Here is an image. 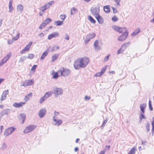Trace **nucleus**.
<instances>
[{
    "label": "nucleus",
    "mask_w": 154,
    "mask_h": 154,
    "mask_svg": "<svg viewBox=\"0 0 154 154\" xmlns=\"http://www.w3.org/2000/svg\"><path fill=\"white\" fill-rule=\"evenodd\" d=\"M89 62V58L88 57L78 58L75 62L74 67L75 69H78L81 68H85Z\"/></svg>",
    "instance_id": "obj_1"
},
{
    "label": "nucleus",
    "mask_w": 154,
    "mask_h": 154,
    "mask_svg": "<svg viewBox=\"0 0 154 154\" xmlns=\"http://www.w3.org/2000/svg\"><path fill=\"white\" fill-rule=\"evenodd\" d=\"M71 71L69 69L66 68L62 67L58 71L60 76L64 77L68 75L70 73Z\"/></svg>",
    "instance_id": "obj_2"
},
{
    "label": "nucleus",
    "mask_w": 154,
    "mask_h": 154,
    "mask_svg": "<svg viewBox=\"0 0 154 154\" xmlns=\"http://www.w3.org/2000/svg\"><path fill=\"white\" fill-rule=\"evenodd\" d=\"M100 6L99 5L95 7V8H91L90 11L92 15L93 16L97 15L99 14L100 12Z\"/></svg>",
    "instance_id": "obj_3"
},
{
    "label": "nucleus",
    "mask_w": 154,
    "mask_h": 154,
    "mask_svg": "<svg viewBox=\"0 0 154 154\" xmlns=\"http://www.w3.org/2000/svg\"><path fill=\"white\" fill-rule=\"evenodd\" d=\"M36 126L33 125H30L26 127L25 129L23 131V132L25 133H28L33 130L35 128Z\"/></svg>",
    "instance_id": "obj_4"
},
{
    "label": "nucleus",
    "mask_w": 154,
    "mask_h": 154,
    "mask_svg": "<svg viewBox=\"0 0 154 154\" xmlns=\"http://www.w3.org/2000/svg\"><path fill=\"white\" fill-rule=\"evenodd\" d=\"M15 128L13 127H9L6 129L4 133V135L7 136L11 134L15 130Z\"/></svg>",
    "instance_id": "obj_5"
},
{
    "label": "nucleus",
    "mask_w": 154,
    "mask_h": 154,
    "mask_svg": "<svg viewBox=\"0 0 154 154\" xmlns=\"http://www.w3.org/2000/svg\"><path fill=\"white\" fill-rule=\"evenodd\" d=\"M114 29L116 31L119 32L120 33L122 32H127L126 28L125 27H120L118 26H114Z\"/></svg>",
    "instance_id": "obj_6"
},
{
    "label": "nucleus",
    "mask_w": 154,
    "mask_h": 154,
    "mask_svg": "<svg viewBox=\"0 0 154 154\" xmlns=\"http://www.w3.org/2000/svg\"><path fill=\"white\" fill-rule=\"evenodd\" d=\"M11 53H9L0 62V66L3 65L4 63H6L11 56Z\"/></svg>",
    "instance_id": "obj_7"
},
{
    "label": "nucleus",
    "mask_w": 154,
    "mask_h": 154,
    "mask_svg": "<svg viewBox=\"0 0 154 154\" xmlns=\"http://www.w3.org/2000/svg\"><path fill=\"white\" fill-rule=\"evenodd\" d=\"M128 35V32H123L118 38V40L120 41H122L126 39Z\"/></svg>",
    "instance_id": "obj_8"
},
{
    "label": "nucleus",
    "mask_w": 154,
    "mask_h": 154,
    "mask_svg": "<svg viewBox=\"0 0 154 154\" xmlns=\"http://www.w3.org/2000/svg\"><path fill=\"white\" fill-rule=\"evenodd\" d=\"M54 94L56 95H58L62 94L63 90L60 88H54L53 90Z\"/></svg>",
    "instance_id": "obj_9"
},
{
    "label": "nucleus",
    "mask_w": 154,
    "mask_h": 154,
    "mask_svg": "<svg viewBox=\"0 0 154 154\" xmlns=\"http://www.w3.org/2000/svg\"><path fill=\"white\" fill-rule=\"evenodd\" d=\"M34 82L33 79L27 80L23 82V84L21 86H24L25 87L31 85L32 84H34Z\"/></svg>",
    "instance_id": "obj_10"
},
{
    "label": "nucleus",
    "mask_w": 154,
    "mask_h": 154,
    "mask_svg": "<svg viewBox=\"0 0 154 154\" xmlns=\"http://www.w3.org/2000/svg\"><path fill=\"white\" fill-rule=\"evenodd\" d=\"M11 109H5L2 111L0 112V116L2 117L4 115H8L10 112Z\"/></svg>",
    "instance_id": "obj_11"
},
{
    "label": "nucleus",
    "mask_w": 154,
    "mask_h": 154,
    "mask_svg": "<svg viewBox=\"0 0 154 154\" xmlns=\"http://www.w3.org/2000/svg\"><path fill=\"white\" fill-rule=\"evenodd\" d=\"M46 113V109L44 108L40 110L38 113V115L40 118H42L45 115Z\"/></svg>",
    "instance_id": "obj_12"
},
{
    "label": "nucleus",
    "mask_w": 154,
    "mask_h": 154,
    "mask_svg": "<svg viewBox=\"0 0 154 154\" xmlns=\"http://www.w3.org/2000/svg\"><path fill=\"white\" fill-rule=\"evenodd\" d=\"M94 46L95 50L96 51H99L101 49V47L99 45V41L98 40H96L94 44Z\"/></svg>",
    "instance_id": "obj_13"
},
{
    "label": "nucleus",
    "mask_w": 154,
    "mask_h": 154,
    "mask_svg": "<svg viewBox=\"0 0 154 154\" xmlns=\"http://www.w3.org/2000/svg\"><path fill=\"white\" fill-rule=\"evenodd\" d=\"M18 117L20 121H21V123L23 124L25 120L26 115L23 113H20L18 116Z\"/></svg>",
    "instance_id": "obj_14"
},
{
    "label": "nucleus",
    "mask_w": 154,
    "mask_h": 154,
    "mask_svg": "<svg viewBox=\"0 0 154 154\" xmlns=\"http://www.w3.org/2000/svg\"><path fill=\"white\" fill-rule=\"evenodd\" d=\"M59 35L58 33L54 32L49 35L48 38L49 40H51V38L58 37Z\"/></svg>",
    "instance_id": "obj_15"
},
{
    "label": "nucleus",
    "mask_w": 154,
    "mask_h": 154,
    "mask_svg": "<svg viewBox=\"0 0 154 154\" xmlns=\"http://www.w3.org/2000/svg\"><path fill=\"white\" fill-rule=\"evenodd\" d=\"M53 120L55 122L54 125H55L59 126L63 123V121L61 120L58 119H55V116H54L53 117Z\"/></svg>",
    "instance_id": "obj_16"
},
{
    "label": "nucleus",
    "mask_w": 154,
    "mask_h": 154,
    "mask_svg": "<svg viewBox=\"0 0 154 154\" xmlns=\"http://www.w3.org/2000/svg\"><path fill=\"white\" fill-rule=\"evenodd\" d=\"M8 90H6L4 91L3 92L1 98V101L5 100L6 99L7 95L8 94Z\"/></svg>",
    "instance_id": "obj_17"
},
{
    "label": "nucleus",
    "mask_w": 154,
    "mask_h": 154,
    "mask_svg": "<svg viewBox=\"0 0 154 154\" xmlns=\"http://www.w3.org/2000/svg\"><path fill=\"white\" fill-rule=\"evenodd\" d=\"M95 17L97 19L98 22L100 24H102L103 23V17L101 16L99 14L95 16Z\"/></svg>",
    "instance_id": "obj_18"
},
{
    "label": "nucleus",
    "mask_w": 154,
    "mask_h": 154,
    "mask_svg": "<svg viewBox=\"0 0 154 154\" xmlns=\"http://www.w3.org/2000/svg\"><path fill=\"white\" fill-rule=\"evenodd\" d=\"M25 104V102H21L20 103H14L13 104V106L15 108H20L22 106Z\"/></svg>",
    "instance_id": "obj_19"
},
{
    "label": "nucleus",
    "mask_w": 154,
    "mask_h": 154,
    "mask_svg": "<svg viewBox=\"0 0 154 154\" xmlns=\"http://www.w3.org/2000/svg\"><path fill=\"white\" fill-rule=\"evenodd\" d=\"M12 3H13V0H9L8 7H9V11L10 13H11L13 11L14 8L12 6Z\"/></svg>",
    "instance_id": "obj_20"
},
{
    "label": "nucleus",
    "mask_w": 154,
    "mask_h": 154,
    "mask_svg": "<svg viewBox=\"0 0 154 154\" xmlns=\"http://www.w3.org/2000/svg\"><path fill=\"white\" fill-rule=\"evenodd\" d=\"M146 104L145 103H143L140 105V110L143 114L145 113V109L146 107Z\"/></svg>",
    "instance_id": "obj_21"
},
{
    "label": "nucleus",
    "mask_w": 154,
    "mask_h": 154,
    "mask_svg": "<svg viewBox=\"0 0 154 154\" xmlns=\"http://www.w3.org/2000/svg\"><path fill=\"white\" fill-rule=\"evenodd\" d=\"M48 50H46L44 52L42 56L40 57V60H42L44 59L45 57L48 54Z\"/></svg>",
    "instance_id": "obj_22"
},
{
    "label": "nucleus",
    "mask_w": 154,
    "mask_h": 154,
    "mask_svg": "<svg viewBox=\"0 0 154 154\" xmlns=\"http://www.w3.org/2000/svg\"><path fill=\"white\" fill-rule=\"evenodd\" d=\"M104 11L107 13H109L110 12V6L109 5H106L103 7Z\"/></svg>",
    "instance_id": "obj_23"
},
{
    "label": "nucleus",
    "mask_w": 154,
    "mask_h": 154,
    "mask_svg": "<svg viewBox=\"0 0 154 154\" xmlns=\"http://www.w3.org/2000/svg\"><path fill=\"white\" fill-rule=\"evenodd\" d=\"M17 11L21 13L23 11V7L21 5H18L17 7Z\"/></svg>",
    "instance_id": "obj_24"
},
{
    "label": "nucleus",
    "mask_w": 154,
    "mask_h": 154,
    "mask_svg": "<svg viewBox=\"0 0 154 154\" xmlns=\"http://www.w3.org/2000/svg\"><path fill=\"white\" fill-rule=\"evenodd\" d=\"M30 48L28 45H26L25 48L23 49L20 52L21 54H23L25 53L26 51H29Z\"/></svg>",
    "instance_id": "obj_25"
},
{
    "label": "nucleus",
    "mask_w": 154,
    "mask_h": 154,
    "mask_svg": "<svg viewBox=\"0 0 154 154\" xmlns=\"http://www.w3.org/2000/svg\"><path fill=\"white\" fill-rule=\"evenodd\" d=\"M54 2L53 1L50 2L48 3H47L45 4L44 5L47 9H48V8H50L51 6H52Z\"/></svg>",
    "instance_id": "obj_26"
},
{
    "label": "nucleus",
    "mask_w": 154,
    "mask_h": 154,
    "mask_svg": "<svg viewBox=\"0 0 154 154\" xmlns=\"http://www.w3.org/2000/svg\"><path fill=\"white\" fill-rule=\"evenodd\" d=\"M88 19L92 23L94 24L96 22L95 20L90 15L88 16Z\"/></svg>",
    "instance_id": "obj_27"
},
{
    "label": "nucleus",
    "mask_w": 154,
    "mask_h": 154,
    "mask_svg": "<svg viewBox=\"0 0 154 154\" xmlns=\"http://www.w3.org/2000/svg\"><path fill=\"white\" fill-rule=\"evenodd\" d=\"M96 36V34L95 33H92L88 35L87 36V38L91 39L94 37Z\"/></svg>",
    "instance_id": "obj_28"
},
{
    "label": "nucleus",
    "mask_w": 154,
    "mask_h": 154,
    "mask_svg": "<svg viewBox=\"0 0 154 154\" xmlns=\"http://www.w3.org/2000/svg\"><path fill=\"white\" fill-rule=\"evenodd\" d=\"M32 93H30L29 94L26 96L24 100L26 101H27L30 98L32 97Z\"/></svg>",
    "instance_id": "obj_29"
},
{
    "label": "nucleus",
    "mask_w": 154,
    "mask_h": 154,
    "mask_svg": "<svg viewBox=\"0 0 154 154\" xmlns=\"http://www.w3.org/2000/svg\"><path fill=\"white\" fill-rule=\"evenodd\" d=\"M140 32V29H137L135 30V31L132 32L131 34V36H134L136 35H137L138 33H139Z\"/></svg>",
    "instance_id": "obj_30"
},
{
    "label": "nucleus",
    "mask_w": 154,
    "mask_h": 154,
    "mask_svg": "<svg viewBox=\"0 0 154 154\" xmlns=\"http://www.w3.org/2000/svg\"><path fill=\"white\" fill-rule=\"evenodd\" d=\"M78 12V10L77 8L73 7L71 10V14L72 15H73L75 14L76 13Z\"/></svg>",
    "instance_id": "obj_31"
},
{
    "label": "nucleus",
    "mask_w": 154,
    "mask_h": 154,
    "mask_svg": "<svg viewBox=\"0 0 154 154\" xmlns=\"http://www.w3.org/2000/svg\"><path fill=\"white\" fill-rule=\"evenodd\" d=\"M58 57V55L57 54H55L54 55H53L52 56V59L51 61V62H54L55 60L57 59Z\"/></svg>",
    "instance_id": "obj_32"
},
{
    "label": "nucleus",
    "mask_w": 154,
    "mask_h": 154,
    "mask_svg": "<svg viewBox=\"0 0 154 154\" xmlns=\"http://www.w3.org/2000/svg\"><path fill=\"white\" fill-rule=\"evenodd\" d=\"M54 23L56 26H60L63 24V21L57 20L55 21Z\"/></svg>",
    "instance_id": "obj_33"
},
{
    "label": "nucleus",
    "mask_w": 154,
    "mask_h": 154,
    "mask_svg": "<svg viewBox=\"0 0 154 154\" xmlns=\"http://www.w3.org/2000/svg\"><path fill=\"white\" fill-rule=\"evenodd\" d=\"M52 93L51 92H48L45 94L46 99H47L49 97L51 96L52 95Z\"/></svg>",
    "instance_id": "obj_34"
},
{
    "label": "nucleus",
    "mask_w": 154,
    "mask_h": 154,
    "mask_svg": "<svg viewBox=\"0 0 154 154\" xmlns=\"http://www.w3.org/2000/svg\"><path fill=\"white\" fill-rule=\"evenodd\" d=\"M136 149V148L134 147L132 148L130 150V151L128 153V154H134L135 153V151Z\"/></svg>",
    "instance_id": "obj_35"
},
{
    "label": "nucleus",
    "mask_w": 154,
    "mask_h": 154,
    "mask_svg": "<svg viewBox=\"0 0 154 154\" xmlns=\"http://www.w3.org/2000/svg\"><path fill=\"white\" fill-rule=\"evenodd\" d=\"M51 21L52 20L50 18H48L44 21V22L47 25L51 22Z\"/></svg>",
    "instance_id": "obj_36"
},
{
    "label": "nucleus",
    "mask_w": 154,
    "mask_h": 154,
    "mask_svg": "<svg viewBox=\"0 0 154 154\" xmlns=\"http://www.w3.org/2000/svg\"><path fill=\"white\" fill-rule=\"evenodd\" d=\"M130 44V42H128V43H125L122 46V47L121 48H122V49H124V51L125 50V49H126L127 47V44Z\"/></svg>",
    "instance_id": "obj_37"
},
{
    "label": "nucleus",
    "mask_w": 154,
    "mask_h": 154,
    "mask_svg": "<svg viewBox=\"0 0 154 154\" xmlns=\"http://www.w3.org/2000/svg\"><path fill=\"white\" fill-rule=\"evenodd\" d=\"M46 25L47 24L45 23V22L44 21L39 26V28L40 29H42L46 26Z\"/></svg>",
    "instance_id": "obj_38"
},
{
    "label": "nucleus",
    "mask_w": 154,
    "mask_h": 154,
    "mask_svg": "<svg viewBox=\"0 0 154 154\" xmlns=\"http://www.w3.org/2000/svg\"><path fill=\"white\" fill-rule=\"evenodd\" d=\"M149 110L150 111H152L153 110V108L152 107V103H151V101L149 100Z\"/></svg>",
    "instance_id": "obj_39"
},
{
    "label": "nucleus",
    "mask_w": 154,
    "mask_h": 154,
    "mask_svg": "<svg viewBox=\"0 0 154 154\" xmlns=\"http://www.w3.org/2000/svg\"><path fill=\"white\" fill-rule=\"evenodd\" d=\"M149 126H150V124L149 122H147L146 123V130L147 132H148L149 130Z\"/></svg>",
    "instance_id": "obj_40"
},
{
    "label": "nucleus",
    "mask_w": 154,
    "mask_h": 154,
    "mask_svg": "<svg viewBox=\"0 0 154 154\" xmlns=\"http://www.w3.org/2000/svg\"><path fill=\"white\" fill-rule=\"evenodd\" d=\"M20 33H18L15 36L13 37L12 40H14L15 41L17 40L19 38V36H20Z\"/></svg>",
    "instance_id": "obj_41"
},
{
    "label": "nucleus",
    "mask_w": 154,
    "mask_h": 154,
    "mask_svg": "<svg viewBox=\"0 0 154 154\" xmlns=\"http://www.w3.org/2000/svg\"><path fill=\"white\" fill-rule=\"evenodd\" d=\"M144 114L142 112L141 114H140V120L141 122L142 121V119H145L146 118L145 116L143 114Z\"/></svg>",
    "instance_id": "obj_42"
},
{
    "label": "nucleus",
    "mask_w": 154,
    "mask_h": 154,
    "mask_svg": "<svg viewBox=\"0 0 154 154\" xmlns=\"http://www.w3.org/2000/svg\"><path fill=\"white\" fill-rule=\"evenodd\" d=\"M26 57L25 56L21 57L19 60V62H22L26 59Z\"/></svg>",
    "instance_id": "obj_43"
},
{
    "label": "nucleus",
    "mask_w": 154,
    "mask_h": 154,
    "mask_svg": "<svg viewBox=\"0 0 154 154\" xmlns=\"http://www.w3.org/2000/svg\"><path fill=\"white\" fill-rule=\"evenodd\" d=\"M45 95L42 97L39 100V103H42L43 101H44L45 100H46L47 99L45 98Z\"/></svg>",
    "instance_id": "obj_44"
},
{
    "label": "nucleus",
    "mask_w": 154,
    "mask_h": 154,
    "mask_svg": "<svg viewBox=\"0 0 154 154\" xmlns=\"http://www.w3.org/2000/svg\"><path fill=\"white\" fill-rule=\"evenodd\" d=\"M39 9L41 11L43 12H44V11L47 9L46 8H45V6L44 5L43 6H42L39 8Z\"/></svg>",
    "instance_id": "obj_45"
},
{
    "label": "nucleus",
    "mask_w": 154,
    "mask_h": 154,
    "mask_svg": "<svg viewBox=\"0 0 154 154\" xmlns=\"http://www.w3.org/2000/svg\"><path fill=\"white\" fill-rule=\"evenodd\" d=\"M58 75H60L59 74V73L58 72V71L57 72L55 73L54 74L53 76V78L55 79H57L59 76Z\"/></svg>",
    "instance_id": "obj_46"
},
{
    "label": "nucleus",
    "mask_w": 154,
    "mask_h": 154,
    "mask_svg": "<svg viewBox=\"0 0 154 154\" xmlns=\"http://www.w3.org/2000/svg\"><path fill=\"white\" fill-rule=\"evenodd\" d=\"M112 20L113 21L116 22L119 20V19L117 17L115 16L112 18Z\"/></svg>",
    "instance_id": "obj_47"
},
{
    "label": "nucleus",
    "mask_w": 154,
    "mask_h": 154,
    "mask_svg": "<svg viewBox=\"0 0 154 154\" xmlns=\"http://www.w3.org/2000/svg\"><path fill=\"white\" fill-rule=\"evenodd\" d=\"M66 17V15L65 14L63 15H60V18L61 20H62L63 21L65 18Z\"/></svg>",
    "instance_id": "obj_48"
},
{
    "label": "nucleus",
    "mask_w": 154,
    "mask_h": 154,
    "mask_svg": "<svg viewBox=\"0 0 154 154\" xmlns=\"http://www.w3.org/2000/svg\"><path fill=\"white\" fill-rule=\"evenodd\" d=\"M106 69V67L105 66L102 68L100 72L102 74H103L105 72Z\"/></svg>",
    "instance_id": "obj_49"
},
{
    "label": "nucleus",
    "mask_w": 154,
    "mask_h": 154,
    "mask_svg": "<svg viewBox=\"0 0 154 154\" xmlns=\"http://www.w3.org/2000/svg\"><path fill=\"white\" fill-rule=\"evenodd\" d=\"M34 56V55L33 54H28V58L30 59H32Z\"/></svg>",
    "instance_id": "obj_50"
},
{
    "label": "nucleus",
    "mask_w": 154,
    "mask_h": 154,
    "mask_svg": "<svg viewBox=\"0 0 154 154\" xmlns=\"http://www.w3.org/2000/svg\"><path fill=\"white\" fill-rule=\"evenodd\" d=\"M120 1L121 0H115V2L116 3V4L117 5V7L120 6Z\"/></svg>",
    "instance_id": "obj_51"
},
{
    "label": "nucleus",
    "mask_w": 154,
    "mask_h": 154,
    "mask_svg": "<svg viewBox=\"0 0 154 154\" xmlns=\"http://www.w3.org/2000/svg\"><path fill=\"white\" fill-rule=\"evenodd\" d=\"M124 49H122V48H121L119 49L117 51V54H120L122 52H123L124 51Z\"/></svg>",
    "instance_id": "obj_52"
},
{
    "label": "nucleus",
    "mask_w": 154,
    "mask_h": 154,
    "mask_svg": "<svg viewBox=\"0 0 154 154\" xmlns=\"http://www.w3.org/2000/svg\"><path fill=\"white\" fill-rule=\"evenodd\" d=\"M37 67V65H34L32 67V68H31V71H35V70L36 67Z\"/></svg>",
    "instance_id": "obj_53"
},
{
    "label": "nucleus",
    "mask_w": 154,
    "mask_h": 154,
    "mask_svg": "<svg viewBox=\"0 0 154 154\" xmlns=\"http://www.w3.org/2000/svg\"><path fill=\"white\" fill-rule=\"evenodd\" d=\"M107 119H105L103 121V124L102 125V127H104L105 126V125L106 124V123L107 122Z\"/></svg>",
    "instance_id": "obj_54"
},
{
    "label": "nucleus",
    "mask_w": 154,
    "mask_h": 154,
    "mask_svg": "<svg viewBox=\"0 0 154 154\" xmlns=\"http://www.w3.org/2000/svg\"><path fill=\"white\" fill-rule=\"evenodd\" d=\"M7 148V145L5 143H4L2 146V148L3 150H5Z\"/></svg>",
    "instance_id": "obj_55"
},
{
    "label": "nucleus",
    "mask_w": 154,
    "mask_h": 154,
    "mask_svg": "<svg viewBox=\"0 0 154 154\" xmlns=\"http://www.w3.org/2000/svg\"><path fill=\"white\" fill-rule=\"evenodd\" d=\"M103 74L101 73L100 72L98 73H97L96 74L94 75V76L99 77L101 76Z\"/></svg>",
    "instance_id": "obj_56"
},
{
    "label": "nucleus",
    "mask_w": 154,
    "mask_h": 154,
    "mask_svg": "<svg viewBox=\"0 0 154 154\" xmlns=\"http://www.w3.org/2000/svg\"><path fill=\"white\" fill-rule=\"evenodd\" d=\"M112 8L113 10V12L114 13H117V10L114 7H112Z\"/></svg>",
    "instance_id": "obj_57"
},
{
    "label": "nucleus",
    "mask_w": 154,
    "mask_h": 154,
    "mask_svg": "<svg viewBox=\"0 0 154 154\" xmlns=\"http://www.w3.org/2000/svg\"><path fill=\"white\" fill-rule=\"evenodd\" d=\"M152 134H154V124H152Z\"/></svg>",
    "instance_id": "obj_58"
},
{
    "label": "nucleus",
    "mask_w": 154,
    "mask_h": 154,
    "mask_svg": "<svg viewBox=\"0 0 154 154\" xmlns=\"http://www.w3.org/2000/svg\"><path fill=\"white\" fill-rule=\"evenodd\" d=\"M65 39L67 40L69 39V36L67 33L65 34Z\"/></svg>",
    "instance_id": "obj_59"
},
{
    "label": "nucleus",
    "mask_w": 154,
    "mask_h": 154,
    "mask_svg": "<svg viewBox=\"0 0 154 154\" xmlns=\"http://www.w3.org/2000/svg\"><path fill=\"white\" fill-rule=\"evenodd\" d=\"M109 55H108L107 56H106V57L104 58V60L105 61H107L109 57Z\"/></svg>",
    "instance_id": "obj_60"
},
{
    "label": "nucleus",
    "mask_w": 154,
    "mask_h": 154,
    "mask_svg": "<svg viewBox=\"0 0 154 154\" xmlns=\"http://www.w3.org/2000/svg\"><path fill=\"white\" fill-rule=\"evenodd\" d=\"M13 42V40H9L8 41V43L9 44H12Z\"/></svg>",
    "instance_id": "obj_61"
},
{
    "label": "nucleus",
    "mask_w": 154,
    "mask_h": 154,
    "mask_svg": "<svg viewBox=\"0 0 154 154\" xmlns=\"http://www.w3.org/2000/svg\"><path fill=\"white\" fill-rule=\"evenodd\" d=\"M90 97H88L87 96H85V99L86 100H89L90 99Z\"/></svg>",
    "instance_id": "obj_62"
},
{
    "label": "nucleus",
    "mask_w": 154,
    "mask_h": 154,
    "mask_svg": "<svg viewBox=\"0 0 154 154\" xmlns=\"http://www.w3.org/2000/svg\"><path fill=\"white\" fill-rule=\"evenodd\" d=\"M39 36L41 38H42L44 36V34L43 33H41L39 34Z\"/></svg>",
    "instance_id": "obj_63"
},
{
    "label": "nucleus",
    "mask_w": 154,
    "mask_h": 154,
    "mask_svg": "<svg viewBox=\"0 0 154 154\" xmlns=\"http://www.w3.org/2000/svg\"><path fill=\"white\" fill-rule=\"evenodd\" d=\"M90 40V39L89 38H87V40L85 41V43L86 44L88 43L89 42Z\"/></svg>",
    "instance_id": "obj_64"
}]
</instances>
